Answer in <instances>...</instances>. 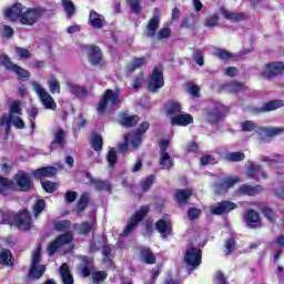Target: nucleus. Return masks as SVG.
Here are the masks:
<instances>
[{
	"label": "nucleus",
	"mask_w": 284,
	"mask_h": 284,
	"mask_svg": "<svg viewBox=\"0 0 284 284\" xmlns=\"http://www.w3.org/2000/svg\"><path fill=\"white\" fill-rule=\"evenodd\" d=\"M103 59V53L99 47H91L89 50V61L91 65H99Z\"/></svg>",
	"instance_id": "nucleus-24"
},
{
	"label": "nucleus",
	"mask_w": 284,
	"mask_h": 284,
	"mask_svg": "<svg viewBox=\"0 0 284 284\" xmlns=\"http://www.w3.org/2000/svg\"><path fill=\"white\" fill-rule=\"evenodd\" d=\"M221 12L229 21H244V19H247L244 13L230 12L226 9H222Z\"/></svg>",
	"instance_id": "nucleus-30"
},
{
	"label": "nucleus",
	"mask_w": 284,
	"mask_h": 284,
	"mask_svg": "<svg viewBox=\"0 0 284 284\" xmlns=\"http://www.w3.org/2000/svg\"><path fill=\"white\" fill-rule=\"evenodd\" d=\"M247 176L251 179H256L257 181H261L262 179H267V174L263 172V169L258 165H255L254 163H251L247 169Z\"/></svg>",
	"instance_id": "nucleus-21"
},
{
	"label": "nucleus",
	"mask_w": 284,
	"mask_h": 284,
	"mask_svg": "<svg viewBox=\"0 0 284 284\" xmlns=\"http://www.w3.org/2000/svg\"><path fill=\"white\" fill-rule=\"evenodd\" d=\"M145 63H146L145 58H135L132 61V68H133V70H136L139 68H143V65H145Z\"/></svg>",
	"instance_id": "nucleus-61"
},
{
	"label": "nucleus",
	"mask_w": 284,
	"mask_h": 284,
	"mask_svg": "<svg viewBox=\"0 0 284 284\" xmlns=\"http://www.w3.org/2000/svg\"><path fill=\"white\" fill-rule=\"evenodd\" d=\"M0 223L16 225L18 230H30L32 227V217H30V212L26 210L19 215H14L12 211L0 210Z\"/></svg>",
	"instance_id": "nucleus-1"
},
{
	"label": "nucleus",
	"mask_w": 284,
	"mask_h": 284,
	"mask_svg": "<svg viewBox=\"0 0 284 284\" xmlns=\"http://www.w3.org/2000/svg\"><path fill=\"white\" fill-rule=\"evenodd\" d=\"M193 59H194V61H195V63H196L197 65H203V63H204V60H203V52H201V51H195V52L193 53Z\"/></svg>",
	"instance_id": "nucleus-63"
},
{
	"label": "nucleus",
	"mask_w": 284,
	"mask_h": 284,
	"mask_svg": "<svg viewBox=\"0 0 284 284\" xmlns=\"http://www.w3.org/2000/svg\"><path fill=\"white\" fill-rule=\"evenodd\" d=\"M191 196H192V190L191 189L178 190L175 192V199L180 203H186L187 199H190Z\"/></svg>",
	"instance_id": "nucleus-39"
},
{
	"label": "nucleus",
	"mask_w": 284,
	"mask_h": 284,
	"mask_svg": "<svg viewBox=\"0 0 284 284\" xmlns=\"http://www.w3.org/2000/svg\"><path fill=\"white\" fill-rule=\"evenodd\" d=\"M239 192L240 194H245L246 196H256V194H261V192H263V186L261 185L252 186V185L243 184L239 187Z\"/></svg>",
	"instance_id": "nucleus-23"
},
{
	"label": "nucleus",
	"mask_w": 284,
	"mask_h": 284,
	"mask_svg": "<svg viewBox=\"0 0 284 284\" xmlns=\"http://www.w3.org/2000/svg\"><path fill=\"white\" fill-rule=\"evenodd\" d=\"M223 110L224 108L221 103L213 104L207 112L209 121H219L221 114H223Z\"/></svg>",
	"instance_id": "nucleus-27"
},
{
	"label": "nucleus",
	"mask_w": 284,
	"mask_h": 284,
	"mask_svg": "<svg viewBox=\"0 0 284 284\" xmlns=\"http://www.w3.org/2000/svg\"><path fill=\"white\" fill-rule=\"evenodd\" d=\"M67 87L70 90V92L75 97H85V94H88V91L85 90V88L80 87L77 83L67 82Z\"/></svg>",
	"instance_id": "nucleus-31"
},
{
	"label": "nucleus",
	"mask_w": 284,
	"mask_h": 284,
	"mask_svg": "<svg viewBox=\"0 0 284 284\" xmlns=\"http://www.w3.org/2000/svg\"><path fill=\"white\" fill-rule=\"evenodd\" d=\"M88 205V193H84L81 195L79 202H78V210L79 212H83Z\"/></svg>",
	"instance_id": "nucleus-55"
},
{
	"label": "nucleus",
	"mask_w": 284,
	"mask_h": 284,
	"mask_svg": "<svg viewBox=\"0 0 284 284\" xmlns=\"http://www.w3.org/2000/svg\"><path fill=\"white\" fill-rule=\"evenodd\" d=\"M211 214L221 216L223 214H230L233 210H236V203L230 201L219 202L215 205L210 206Z\"/></svg>",
	"instance_id": "nucleus-15"
},
{
	"label": "nucleus",
	"mask_w": 284,
	"mask_h": 284,
	"mask_svg": "<svg viewBox=\"0 0 284 284\" xmlns=\"http://www.w3.org/2000/svg\"><path fill=\"white\" fill-rule=\"evenodd\" d=\"M245 90V84L239 82H231L224 85L225 92H243Z\"/></svg>",
	"instance_id": "nucleus-41"
},
{
	"label": "nucleus",
	"mask_w": 284,
	"mask_h": 284,
	"mask_svg": "<svg viewBox=\"0 0 284 284\" xmlns=\"http://www.w3.org/2000/svg\"><path fill=\"white\" fill-rule=\"evenodd\" d=\"M194 118L192 115L184 113V114H179L173 118H171V124L172 125H180L185 128L186 125H190V123H193Z\"/></svg>",
	"instance_id": "nucleus-20"
},
{
	"label": "nucleus",
	"mask_w": 284,
	"mask_h": 284,
	"mask_svg": "<svg viewBox=\"0 0 284 284\" xmlns=\"http://www.w3.org/2000/svg\"><path fill=\"white\" fill-rule=\"evenodd\" d=\"M278 108H284V100H273L263 104L262 112H272L278 110Z\"/></svg>",
	"instance_id": "nucleus-29"
},
{
	"label": "nucleus",
	"mask_w": 284,
	"mask_h": 284,
	"mask_svg": "<svg viewBox=\"0 0 284 284\" xmlns=\"http://www.w3.org/2000/svg\"><path fill=\"white\" fill-rule=\"evenodd\" d=\"M141 258L148 265H154V263H156V257L154 256V253L150 251V248L141 250Z\"/></svg>",
	"instance_id": "nucleus-32"
},
{
	"label": "nucleus",
	"mask_w": 284,
	"mask_h": 284,
	"mask_svg": "<svg viewBox=\"0 0 284 284\" xmlns=\"http://www.w3.org/2000/svg\"><path fill=\"white\" fill-rule=\"evenodd\" d=\"M92 278L94 283H100V281H105L108 278V273H105V271H97L92 273Z\"/></svg>",
	"instance_id": "nucleus-54"
},
{
	"label": "nucleus",
	"mask_w": 284,
	"mask_h": 284,
	"mask_svg": "<svg viewBox=\"0 0 284 284\" xmlns=\"http://www.w3.org/2000/svg\"><path fill=\"white\" fill-rule=\"evenodd\" d=\"M128 3L131 8V10H133L136 14H139V12H141V4L139 2V0H128Z\"/></svg>",
	"instance_id": "nucleus-60"
},
{
	"label": "nucleus",
	"mask_w": 284,
	"mask_h": 284,
	"mask_svg": "<svg viewBox=\"0 0 284 284\" xmlns=\"http://www.w3.org/2000/svg\"><path fill=\"white\" fill-rule=\"evenodd\" d=\"M71 243H72V233L70 232L63 233L48 246V254L52 256V254H54V252H57L58 250H61L68 246H69L68 250H70Z\"/></svg>",
	"instance_id": "nucleus-12"
},
{
	"label": "nucleus",
	"mask_w": 284,
	"mask_h": 284,
	"mask_svg": "<svg viewBox=\"0 0 284 284\" xmlns=\"http://www.w3.org/2000/svg\"><path fill=\"white\" fill-rule=\"evenodd\" d=\"M7 116H21V103L19 101L11 103L9 115Z\"/></svg>",
	"instance_id": "nucleus-48"
},
{
	"label": "nucleus",
	"mask_w": 284,
	"mask_h": 284,
	"mask_svg": "<svg viewBox=\"0 0 284 284\" xmlns=\"http://www.w3.org/2000/svg\"><path fill=\"white\" fill-rule=\"evenodd\" d=\"M203 256V252L199 247L190 246L184 252V263L187 270H196L199 265H201V258Z\"/></svg>",
	"instance_id": "nucleus-6"
},
{
	"label": "nucleus",
	"mask_w": 284,
	"mask_h": 284,
	"mask_svg": "<svg viewBox=\"0 0 284 284\" xmlns=\"http://www.w3.org/2000/svg\"><path fill=\"white\" fill-rule=\"evenodd\" d=\"M152 183H154V175L148 176L143 182H142V190L143 192H148L150 187H152Z\"/></svg>",
	"instance_id": "nucleus-56"
},
{
	"label": "nucleus",
	"mask_w": 284,
	"mask_h": 284,
	"mask_svg": "<svg viewBox=\"0 0 284 284\" xmlns=\"http://www.w3.org/2000/svg\"><path fill=\"white\" fill-rule=\"evenodd\" d=\"M241 128L243 132H256L260 143H263L265 136H278V134H283L284 132L283 126L263 128L256 125L253 121L242 122Z\"/></svg>",
	"instance_id": "nucleus-2"
},
{
	"label": "nucleus",
	"mask_w": 284,
	"mask_h": 284,
	"mask_svg": "<svg viewBox=\"0 0 284 284\" xmlns=\"http://www.w3.org/2000/svg\"><path fill=\"white\" fill-rule=\"evenodd\" d=\"M41 17H43V9L41 8L28 9L24 7L20 21L24 26H34V23H37V21H39Z\"/></svg>",
	"instance_id": "nucleus-13"
},
{
	"label": "nucleus",
	"mask_w": 284,
	"mask_h": 284,
	"mask_svg": "<svg viewBox=\"0 0 284 284\" xmlns=\"http://www.w3.org/2000/svg\"><path fill=\"white\" fill-rule=\"evenodd\" d=\"M187 216H189L190 221H194V220L199 219V216H201V210L191 207L187 211Z\"/></svg>",
	"instance_id": "nucleus-57"
},
{
	"label": "nucleus",
	"mask_w": 284,
	"mask_h": 284,
	"mask_svg": "<svg viewBox=\"0 0 284 284\" xmlns=\"http://www.w3.org/2000/svg\"><path fill=\"white\" fill-rule=\"evenodd\" d=\"M214 54L222 61H230L232 59V53H230L223 49H215Z\"/></svg>",
	"instance_id": "nucleus-49"
},
{
	"label": "nucleus",
	"mask_w": 284,
	"mask_h": 284,
	"mask_svg": "<svg viewBox=\"0 0 284 284\" xmlns=\"http://www.w3.org/2000/svg\"><path fill=\"white\" fill-rule=\"evenodd\" d=\"M14 184L12 183V181L0 175V194H3V196H6V194H8V191L12 190Z\"/></svg>",
	"instance_id": "nucleus-37"
},
{
	"label": "nucleus",
	"mask_w": 284,
	"mask_h": 284,
	"mask_svg": "<svg viewBox=\"0 0 284 284\" xmlns=\"http://www.w3.org/2000/svg\"><path fill=\"white\" fill-rule=\"evenodd\" d=\"M26 7H23L21 3H16L11 8L7 9L4 11V17L9 21H17V19H20L21 21V16L23 14V10Z\"/></svg>",
	"instance_id": "nucleus-17"
},
{
	"label": "nucleus",
	"mask_w": 284,
	"mask_h": 284,
	"mask_svg": "<svg viewBox=\"0 0 284 284\" xmlns=\"http://www.w3.org/2000/svg\"><path fill=\"white\" fill-rule=\"evenodd\" d=\"M166 114L168 116H179L181 114V104L179 102H171L166 105Z\"/></svg>",
	"instance_id": "nucleus-36"
},
{
	"label": "nucleus",
	"mask_w": 284,
	"mask_h": 284,
	"mask_svg": "<svg viewBox=\"0 0 284 284\" xmlns=\"http://www.w3.org/2000/svg\"><path fill=\"white\" fill-rule=\"evenodd\" d=\"M92 227H94V222H84L82 224L74 225V230H77V232H79L80 234H88L92 232Z\"/></svg>",
	"instance_id": "nucleus-42"
},
{
	"label": "nucleus",
	"mask_w": 284,
	"mask_h": 284,
	"mask_svg": "<svg viewBox=\"0 0 284 284\" xmlns=\"http://www.w3.org/2000/svg\"><path fill=\"white\" fill-rule=\"evenodd\" d=\"M119 105V93L112 90H106L102 100L98 104L99 114H110L113 108Z\"/></svg>",
	"instance_id": "nucleus-3"
},
{
	"label": "nucleus",
	"mask_w": 284,
	"mask_h": 284,
	"mask_svg": "<svg viewBox=\"0 0 284 284\" xmlns=\"http://www.w3.org/2000/svg\"><path fill=\"white\" fill-rule=\"evenodd\" d=\"M159 148H160V152H161V154H168V149L170 148V142H169V140H165V139H163V140H161L160 142H159Z\"/></svg>",
	"instance_id": "nucleus-62"
},
{
	"label": "nucleus",
	"mask_w": 284,
	"mask_h": 284,
	"mask_svg": "<svg viewBox=\"0 0 284 284\" xmlns=\"http://www.w3.org/2000/svg\"><path fill=\"white\" fill-rule=\"evenodd\" d=\"M53 227L58 232H65V230H68L70 227V221H58V222H54Z\"/></svg>",
	"instance_id": "nucleus-52"
},
{
	"label": "nucleus",
	"mask_w": 284,
	"mask_h": 284,
	"mask_svg": "<svg viewBox=\"0 0 284 284\" xmlns=\"http://www.w3.org/2000/svg\"><path fill=\"white\" fill-rule=\"evenodd\" d=\"M54 145H60V148L65 145V132H63L61 129L55 132L54 140L52 142V146Z\"/></svg>",
	"instance_id": "nucleus-43"
},
{
	"label": "nucleus",
	"mask_w": 284,
	"mask_h": 284,
	"mask_svg": "<svg viewBox=\"0 0 284 284\" xmlns=\"http://www.w3.org/2000/svg\"><path fill=\"white\" fill-rule=\"evenodd\" d=\"M41 261V248L38 247L32 254L31 270L29 272V278L31 281H37L45 274V266L39 264Z\"/></svg>",
	"instance_id": "nucleus-7"
},
{
	"label": "nucleus",
	"mask_w": 284,
	"mask_h": 284,
	"mask_svg": "<svg viewBox=\"0 0 284 284\" xmlns=\"http://www.w3.org/2000/svg\"><path fill=\"white\" fill-rule=\"evenodd\" d=\"M54 174H57V168L54 166H45L33 171V176H36V179L54 176Z\"/></svg>",
	"instance_id": "nucleus-28"
},
{
	"label": "nucleus",
	"mask_w": 284,
	"mask_h": 284,
	"mask_svg": "<svg viewBox=\"0 0 284 284\" xmlns=\"http://www.w3.org/2000/svg\"><path fill=\"white\" fill-rule=\"evenodd\" d=\"M43 210H45V201L38 200L33 206L34 216H39V214H41V212H43Z\"/></svg>",
	"instance_id": "nucleus-51"
},
{
	"label": "nucleus",
	"mask_w": 284,
	"mask_h": 284,
	"mask_svg": "<svg viewBox=\"0 0 284 284\" xmlns=\"http://www.w3.org/2000/svg\"><path fill=\"white\" fill-rule=\"evenodd\" d=\"M48 88L51 94H61V83L57 78L52 77L49 79Z\"/></svg>",
	"instance_id": "nucleus-38"
},
{
	"label": "nucleus",
	"mask_w": 284,
	"mask_h": 284,
	"mask_svg": "<svg viewBox=\"0 0 284 284\" xmlns=\"http://www.w3.org/2000/svg\"><path fill=\"white\" fill-rule=\"evenodd\" d=\"M160 165L162 170H170L174 166V161L170 156V153H162L160 156Z\"/></svg>",
	"instance_id": "nucleus-35"
},
{
	"label": "nucleus",
	"mask_w": 284,
	"mask_h": 284,
	"mask_svg": "<svg viewBox=\"0 0 284 284\" xmlns=\"http://www.w3.org/2000/svg\"><path fill=\"white\" fill-rule=\"evenodd\" d=\"M106 161L110 168H113V165H116V151L114 149L109 150L106 155Z\"/></svg>",
	"instance_id": "nucleus-53"
},
{
	"label": "nucleus",
	"mask_w": 284,
	"mask_h": 284,
	"mask_svg": "<svg viewBox=\"0 0 284 284\" xmlns=\"http://www.w3.org/2000/svg\"><path fill=\"white\" fill-rule=\"evenodd\" d=\"M0 265H6L7 267L13 265L12 253L9 250L0 251Z\"/></svg>",
	"instance_id": "nucleus-33"
},
{
	"label": "nucleus",
	"mask_w": 284,
	"mask_h": 284,
	"mask_svg": "<svg viewBox=\"0 0 284 284\" xmlns=\"http://www.w3.org/2000/svg\"><path fill=\"white\" fill-rule=\"evenodd\" d=\"M155 227L161 236H163V239L172 235V222L170 221L159 220L155 224Z\"/></svg>",
	"instance_id": "nucleus-19"
},
{
	"label": "nucleus",
	"mask_w": 284,
	"mask_h": 284,
	"mask_svg": "<svg viewBox=\"0 0 284 284\" xmlns=\"http://www.w3.org/2000/svg\"><path fill=\"white\" fill-rule=\"evenodd\" d=\"M225 161L231 163H239V161H245V153L243 152H229L224 155Z\"/></svg>",
	"instance_id": "nucleus-34"
},
{
	"label": "nucleus",
	"mask_w": 284,
	"mask_h": 284,
	"mask_svg": "<svg viewBox=\"0 0 284 284\" xmlns=\"http://www.w3.org/2000/svg\"><path fill=\"white\" fill-rule=\"evenodd\" d=\"M136 123H139L138 115L124 114L121 118V124L124 125L125 128H132V125H136Z\"/></svg>",
	"instance_id": "nucleus-40"
},
{
	"label": "nucleus",
	"mask_w": 284,
	"mask_h": 284,
	"mask_svg": "<svg viewBox=\"0 0 284 284\" xmlns=\"http://www.w3.org/2000/svg\"><path fill=\"white\" fill-rule=\"evenodd\" d=\"M170 37H172V30H170V28H163L156 34V39L159 41H163V39H170Z\"/></svg>",
	"instance_id": "nucleus-50"
},
{
	"label": "nucleus",
	"mask_w": 284,
	"mask_h": 284,
	"mask_svg": "<svg viewBox=\"0 0 284 284\" xmlns=\"http://www.w3.org/2000/svg\"><path fill=\"white\" fill-rule=\"evenodd\" d=\"M161 23V20L159 19V16H153V18L150 20L145 36L152 39L156 36V30H159V26Z\"/></svg>",
	"instance_id": "nucleus-25"
},
{
	"label": "nucleus",
	"mask_w": 284,
	"mask_h": 284,
	"mask_svg": "<svg viewBox=\"0 0 284 284\" xmlns=\"http://www.w3.org/2000/svg\"><path fill=\"white\" fill-rule=\"evenodd\" d=\"M0 65H3V68L10 72L17 73L20 79H28L30 77V72H28V70L12 63L10 58L3 53H0Z\"/></svg>",
	"instance_id": "nucleus-11"
},
{
	"label": "nucleus",
	"mask_w": 284,
	"mask_h": 284,
	"mask_svg": "<svg viewBox=\"0 0 284 284\" xmlns=\"http://www.w3.org/2000/svg\"><path fill=\"white\" fill-rule=\"evenodd\" d=\"M236 245V242L234 239H229L225 243V254H232L234 252V247Z\"/></svg>",
	"instance_id": "nucleus-58"
},
{
	"label": "nucleus",
	"mask_w": 284,
	"mask_h": 284,
	"mask_svg": "<svg viewBox=\"0 0 284 284\" xmlns=\"http://www.w3.org/2000/svg\"><path fill=\"white\" fill-rule=\"evenodd\" d=\"M284 74V62L274 61L265 64L261 71L263 79H274Z\"/></svg>",
	"instance_id": "nucleus-9"
},
{
	"label": "nucleus",
	"mask_w": 284,
	"mask_h": 284,
	"mask_svg": "<svg viewBox=\"0 0 284 284\" xmlns=\"http://www.w3.org/2000/svg\"><path fill=\"white\" fill-rule=\"evenodd\" d=\"M90 143L95 152H101L103 148V138H101L99 134H95L91 138Z\"/></svg>",
	"instance_id": "nucleus-44"
},
{
	"label": "nucleus",
	"mask_w": 284,
	"mask_h": 284,
	"mask_svg": "<svg viewBox=\"0 0 284 284\" xmlns=\"http://www.w3.org/2000/svg\"><path fill=\"white\" fill-rule=\"evenodd\" d=\"M150 212V206H142L133 216L128 220V225L124 229L123 235L130 236L136 229V225L145 219V215Z\"/></svg>",
	"instance_id": "nucleus-8"
},
{
	"label": "nucleus",
	"mask_w": 284,
	"mask_h": 284,
	"mask_svg": "<svg viewBox=\"0 0 284 284\" xmlns=\"http://www.w3.org/2000/svg\"><path fill=\"white\" fill-rule=\"evenodd\" d=\"M82 263L84 266H80V272L82 276L88 277L90 276V265H92V258L82 257Z\"/></svg>",
	"instance_id": "nucleus-46"
},
{
	"label": "nucleus",
	"mask_w": 284,
	"mask_h": 284,
	"mask_svg": "<svg viewBox=\"0 0 284 284\" xmlns=\"http://www.w3.org/2000/svg\"><path fill=\"white\" fill-rule=\"evenodd\" d=\"M62 8L67 16L72 17L75 12L74 3L72 0H62Z\"/></svg>",
	"instance_id": "nucleus-47"
},
{
	"label": "nucleus",
	"mask_w": 284,
	"mask_h": 284,
	"mask_svg": "<svg viewBox=\"0 0 284 284\" xmlns=\"http://www.w3.org/2000/svg\"><path fill=\"white\" fill-rule=\"evenodd\" d=\"M14 125L18 130H23L26 128V123H23V120L20 115H3L0 119V125L2 128H6V134H10V124Z\"/></svg>",
	"instance_id": "nucleus-14"
},
{
	"label": "nucleus",
	"mask_w": 284,
	"mask_h": 284,
	"mask_svg": "<svg viewBox=\"0 0 284 284\" xmlns=\"http://www.w3.org/2000/svg\"><path fill=\"white\" fill-rule=\"evenodd\" d=\"M14 181L18 185V187H20V190H22V192H30V190H32L33 184H32V178H30V174L21 171L18 172L14 176Z\"/></svg>",
	"instance_id": "nucleus-16"
},
{
	"label": "nucleus",
	"mask_w": 284,
	"mask_h": 284,
	"mask_svg": "<svg viewBox=\"0 0 284 284\" xmlns=\"http://www.w3.org/2000/svg\"><path fill=\"white\" fill-rule=\"evenodd\" d=\"M97 190H103L104 192H112V184L108 181L103 180H94L93 181Z\"/></svg>",
	"instance_id": "nucleus-45"
},
{
	"label": "nucleus",
	"mask_w": 284,
	"mask_h": 284,
	"mask_svg": "<svg viewBox=\"0 0 284 284\" xmlns=\"http://www.w3.org/2000/svg\"><path fill=\"white\" fill-rule=\"evenodd\" d=\"M89 26L95 30H101V28L105 26V17L94 10H91L89 14Z\"/></svg>",
	"instance_id": "nucleus-18"
},
{
	"label": "nucleus",
	"mask_w": 284,
	"mask_h": 284,
	"mask_svg": "<svg viewBox=\"0 0 284 284\" xmlns=\"http://www.w3.org/2000/svg\"><path fill=\"white\" fill-rule=\"evenodd\" d=\"M245 223L248 227H261V217L256 211L251 210L245 214Z\"/></svg>",
	"instance_id": "nucleus-22"
},
{
	"label": "nucleus",
	"mask_w": 284,
	"mask_h": 284,
	"mask_svg": "<svg viewBox=\"0 0 284 284\" xmlns=\"http://www.w3.org/2000/svg\"><path fill=\"white\" fill-rule=\"evenodd\" d=\"M42 187L45 190V192L52 193L54 190H57V184L50 181H44L42 182Z\"/></svg>",
	"instance_id": "nucleus-59"
},
{
	"label": "nucleus",
	"mask_w": 284,
	"mask_h": 284,
	"mask_svg": "<svg viewBox=\"0 0 284 284\" xmlns=\"http://www.w3.org/2000/svg\"><path fill=\"white\" fill-rule=\"evenodd\" d=\"M60 276L63 284H74V277L70 272V266L68 264H62L60 267Z\"/></svg>",
	"instance_id": "nucleus-26"
},
{
	"label": "nucleus",
	"mask_w": 284,
	"mask_h": 284,
	"mask_svg": "<svg viewBox=\"0 0 284 284\" xmlns=\"http://www.w3.org/2000/svg\"><path fill=\"white\" fill-rule=\"evenodd\" d=\"M16 52L21 59H30V51L28 49L17 48Z\"/></svg>",
	"instance_id": "nucleus-64"
},
{
	"label": "nucleus",
	"mask_w": 284,
	"mask_h": 284,
	"mask_svg": "<svg viewBox=\"0 0 284 284\" xmlns=\"http://www.w3.org/2000/svg\"><path fill=\"white\" fill-rule=\"evenodd\" d=\"M149 128H150V124L148 122H143L136 132L125 135L124 136L125 143L119 144V151L125 152V150H128V145H132V148H139V145H141V135L145 134Z\"/></svg>",
	"instance_id": "nucleus-4"
},
{
	"label": "nucleus",
	"mask_w": 284,
	"mask_h": 284,
	"mask_svg": "<svg viewBox=\"0 0 284 284\" xmlns=\"http://www.w3.org/2000/svg\"><path fill=\"white\" fill-rule=\"evenodd\" d=\"M32 85L43 108H45V110H57V102L54 101V98H52V95H50V93L45 91L39 82H33Z\"/></svg>",
	"instance_id": "nucleus-5"
},
{
	"label": "nucleus",
	"mask_w": 284,
	"mask_h": 284,
	"mask_svg": "<svg viewBox=\"0 0 284 284\" xmlns=\"http://www.w3.org/2000/svg\"><path fill=\"white\" fill-rule=\"evenodd\" d=\"M163 85H165V80L163 79V67L159 65L154 68L150 75L148 88L150 92H159Z\"/></svg>",
	"instance_id": "nucleus-10"
}]
</instances>
